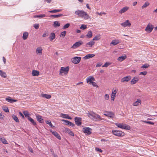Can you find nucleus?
Here are the masks:
<instances>
[{
  "instance_id": "nucleus-1",
  "label": "nucleus",
  "mask_w": 157,
  "mask_h": 157,
  "mask_svg": "<svg viewBox=\"0 0 157 157\" xmlns=\"http://www.w3.org/2000/svg\"><path fill=\"white\" fill-rule=\"evenodd\" d=\"M86 114L93 121H101L104 120L99 115L92 111H90L87 113Z\"/></svg>"
},
{
  "instance_id": "nucleus-2",
  "label": "nucleus",
  "mask_w": 157,
  "mask_h": 157,
  "mask_svg": "<svg viewBox=\"0 0 157 157\" xmlns=\"http://www.w3.org/2000/svg\"><path fill=\"white\" fill-rule=\"evenodd\" d=\"M75 14L78 17L83 18L85 20L90 19V16L87 12L83 10H77L75 11Z\"/></svg>"
},
{
  "instance_id": "nucleus-3",
  "label": "nucleus",
  "mask_w": 157,
  "mask_h": 157,
  "mask_svg": "<svg viewBox=\"0 0 157 157\" xmlns=\"http://www.w3.org/2000/svg\"><path fill=\"white\" fill-rule=\"evenodd\" d=\"M69 70V67L68 66L61 67L59 69V75L63 76L67 75L68 72Z\"/></svg>"
},
{
  "instance_id": "nucleus-4",
  "label": "nucleus",
  "mask_w": 157,
  "mask_h": 157,
  "mask_svg": "<svg viewBox=\"0 0 157 157\" xmlns=\"http://www.w3.org/2000/svg\"><path fill=\"white\" fill-rule=\"evenodd\" d=\"M115 124L118 128L122 129L128 130H129L131 129V127L130 126L123 123H115Z\"/></svg>"
},
{
  "instance_id": "nucleus-5",
  "label": "nucleus",
  "mask_w": 157,
  "mask_h": 157,
  "mask_svg": "<svg viewBox=\"0 0 157 157\" xmlns=\"http://www.w3.org/2000/svg\"><path fill=\"white\" fill-rule=\"evenodd\" d=\"M112 133L113 134L118 136H123L125 135L124 132L121 131H119L116 130H113L112 131Z\"/></svg>"
},
{
  "instance_id": "nucleus-6",
  "label": "nucleus",
  "mask_w": 157,
  "mask_h": 157,
  "mask_svg": "<svg viewBox=\"0 0 157 157\" xmlns=\"http://www.w3.org/2000/svg\"><path fill=\"white\" fill-rule=\"evenodd\" d=\"M92 129L88 127H84L82 129L83 132L86 135H90L92 133Z\"/></svg>"
},
{
  "instance_id": "nucleus-7",
  "label": "nucleus",
  "mask_w": 157,
  "mask_h": 157,
  "mask_svg": "<svg viewBox=\"0 0 157 157\" xmlns=\"http://www.w3.org/2000/svg\"><path fill=\"white\" fill-rule=\"evenodd\" d=\"M154 28L153 26L150 23H149L145 28V31L148 33H151Z\"/></svg>"
},
{
  "instance_id": "nucleus-8",
  "label": "nucleus",
  "mask_w": 157,
  "mask_h": 157,
  "mask_svg": "<svg viewBox=\"0 0 157 157\" xmlns=\"http://www.w3.org/2000/svg\"><path fill=\"white\" fill-rule=\"evenodd\" d=\"M83 44V42L81 41L80 40L78 42H75L74 44L71 46V48L72 49H75L77 48L80 47Z\"/></svg>"
},
{
  "instance_id": "nucleus-9",
  "label": "nucleus",
  "mask_w": 157,
  "mask_h": 157,
  "mask_svg": "<svg viewBox=\"0 0 157 157\" xmlns=\"http://www.w3.org/2000/svg\"><path fill=\"white\" fill-rule=\"evenodd\" d=\"M131 23L128 20H126L124 22L121 24V25L123 27L125 28L126 27H130L131 26Z\"/></svg>"
},
{
  "instance_id": "nucleus-10",
  "label": "nucleus",
  "mask_w": 157,
  "mask_h": 157,
  "mask_svg": "<svg viewBox=\"0 0 157 157\" xmlns=\"http://www.w3.org/2000/svg\"><path fill=\"white\" fill-rule=\"evenodd\" d=\"M117 91V90L113 89L111 96V100L112 101H114L116 95Z\"/></svg>"
},
{
  "instance_id": "nucleus-11",
  "label": "nucleus",
  "mask_w": 157,
  "mask_h": 157,
  "mask_svg": "<svg viewBox=\"0 0 157 157\" xmlns=\"http://www.w3.org/2000/svg\"><path fill=\"white\" fill-rule=\"evenodd\" d=\"M104 115L107 117L113 118L115 117L114 113L111 111H105L104 112Z\"/></svg>"
},
{
  "instance_id": "nucleus-12",
  "label": "nucleus",
  "mask_w": 157,
  "mask_h": 157,
  "mask_svg": "<svg viewBox=\"0 0 157 157\" xmlns=\"http://www.w3.org/2000/svg\"><path fill=\"white\" fill-rule=\"evenodd\" d=\"M81 59L80 57H75L71 59V61L74 63L77 64L80 62Z\"/></svg>"
},
{
  "instance_id": "nucleus-13",
  "label": "nucleus",
  "mask_w": 157,
  "mask_h": 157,
  "mask_svg": "<svg viewBox=\"0 0 157 157\" xmlns=\"http://www.w3.org/2000/svg\"><path fill=\"white\" fill-rule=\"evenodd\" d=\"M95 80V78L92 76H89L86 79V81L88 84L91 85Z\"/></svg>"
},
{
  "instance_id": "nucleus-14",
  "label": "nucleus",
  "mask_w": 157,
  "mask_h": 157,
  "mask_svg": "<svg viewBox=\"0 0 157 157\" xmlns=\"http://www.w3.org/2000/svg\"><path fill=\"white\" fill-rule=\"evenodd\" d=\"M75 124L78 126H80L82 124V118L79 117H76L75 118Z\"/></svg>"
},
{
  "instance_id": "nucleus-15",
  "label": "nucleus",
  "mask_w": 157,
  "mask_h": 157,
  "mask_svg": "<svg viewBox=\"0 0 157 157\" xmlns=\"http://www.w3.org/2000/svg\"><path fill=\"white\" fill-rule=\"evenodd\" d=\"M43 49L41 47H37L36 50V54L39 55H41L42 54Z\"/></svg>"
},
{
  "instance_id": "nucleus-16",
  "label": "nucleus",
  "mask_w": 157,
  "mask_h": 157,
  "mask_svg": "<svg viewBox=\"0 0 157 157\" xmlns=\"http://www.w3.org/2000/svg\"><path fill=\"white\" fill-rule=\"evenodd\" d=\"M139 80V78L138 76H135L134 77L131 81V84H136Z\"/></svg>"
},
{
  "instance_id": "nucleus-17",
  "label": "nucleus",
  "mask_w": 157,
  "mask_h": 157,
  "mask_svg": "<svg viewBox=\"0 0 157 157\" xmlns=\"http://www.w3.org/2000/svg\"><path fill=\"white\" fill-rule=\"evenodd\" d=\"M131 79L130 76H125L121 79V82H127L129 81Z\"/></svg>"
},
{
  "instance_id": "nucleus-18",
  "label": "nucleus",
  "mask_w": 157,
  "mask_h": 157,
  "mask_svg": "<svg viewBox=\"0 0 157 157\" xmlns=\"http://www.w3.org/2000/svg\"><path fill=\"white\" fill-rule=\"evenodd\" d=\"M141 100L139 98L137 99L136 101L134 102L132 104V105L134 106H137L141 105Z\"/></svg>"
},
{
  "instance_id": "nucleus-19",
  "label": "nucleus",
  "mask_w": 157,
  "mask_h": 157,
  "mask_svg": "<svg viewBox=\"0 0 157 157\" xmlns=\"http://www.w3.org/2000/svg\"><path fill=\"white\" fill-rule=\"evenodd\" d=\"M95 42L93 40L90 41L86 44V47H91L94 45Z\"/></svg>"
},
{
  "instance_id": "nucleus-20",
  "label": "nucleus",
  "mask_w": 157,
  "mask_h": 157,
  "mask_svg": "<svg viewBox=\"0 0 157 157\" xmlns=\"http://www.w3.org/2000/svg\"><path fill=\"white\" fill-rule=\"evenodd\" d=\"M50 131L52 133L53 135H54L59 140H60L61 139L60 136L57 132L55 131H52V130H50Z\"/></svg>"
},
{
  "instance_id": "nucleus-21",
  "label": "nucleus",
  "mask_w": 157,
  "mask_h": 157,
  "mask_svg": "<svg viewBox=\"0 0 157 157\" xmlns=\"http://www.w3.org/2000/svg\"><path fill=\"white\" fill-rule=\"evenodd\" d=\"M40 97L43 98H45L47 99H49L51 98V96L50 94H42L40 95Z\"/></svg>"
},
{
  "instance_id": "nucleus-22",
  "label": "nucleus",
  "mask_w": 157,
  "mask_h": 157,
  "mask_svg": "<svg viewBox=\"0 0 157 157\" xmlns=\"http://www.w3.org/2000/svg\"><path fill=\"white\" fill-rule=\"evenodd\" d=\"M65 133H68L71 136H74V134L72 131L67 128H66L65 129Z\"/></svg>"
},
{
  "instance_id": "nucleus-23",
  "label": "nucleus",
  "mask_w": 157,
  "mask_h": 157,
  "mask_svg": "<svg viewBox=\"0 0 157 157\" xmlns=\"http://www.w3.org/2000/svg\"><path fill=\"white\" fill-rule=\"evenodd\" d=\"M60 117H62L63 118L68 119L71 120L72 118L70 117L68 114H65L63 113H61L60 115Z\"/></svg>"
},
{
  "instance_id": "nucleus-24",
  "label": "nucleus",
  "mask_w": 157,
  "mask_h": 157,
  "mask_svg": "<svg viewBox=\"0 0 157 157\" xmlns=\"http://www.w3.org/2000/svg\"><path fill=\"white\" fill-rule=\"evenodd\" d=\"M32 74L33 76H38L40 75V72L36 70H33L32 72Z\"/></svg>"
},
{
  "instance_id": "nucleus-25",
  "label": "nucleus",
  "mask_w": 157,
  "mask_h": 157,
  "mask_svg": "<svg viewBox=\"0 0 157 157\" xmlns=\"http://www.w3.org/2000/svg\"><path fill=\"white\" fill-rule=\"evenodd\" d=\"M95 56L94 54H88L85 56L83 57L84 59H87L90 58H92Z\"/></svg>"
},
{
  "instance_id": "nucleus-26",
  "label": "nucleus",
  "mask_w": 157,
  "mask_h": 157,
  "mask_svg": "<svg viewBox=\"0 0 157 157\" xmlns=\"http://www.w3.org/2000/svg\"><path fill=\"white\" fill-rule=\"evenodd\" d=\"M37 120L40 123H43L44 122L43 119L42 118V116L39 115H36Z\"/></svg>"
},
{
  "instance_id": "nucleus-27",
  "label": "nucleus",
  "mask_w": 157,
  "mask_h": 157,
  "mask_svg": "<svg viewBox=\"0 0 157 157\" xmlns=\"http://www.w3.org/2000/svg\"><path fill=\"white\" fill-rule=\"evenodd\" d=\"M5 99L6 101L11 103L16 102L17 101V100H16L11 99V98L10 97H8V98H6Z\"/></svg>"
},
{
  "instance_id": "nucleus-28",
  "label": "nucleus",
  "mask_w": 157,
  "mask_h": 157,
  "mask_svg": "<svg viewBox=\"0 0 157 157\" xmlns=\"http://www.w3.org/2000/svg\"><path fill=\"white\" fill-rule=\"evenodd\" d=\"M129 9V7H125L122 8L120 11H119V13L120 14H122L126 11H127Z\"/></svg>"
},
{
  "instance_id": "nucleus-29",
  "label": "nucleus",
  "mask_w": 157,
  "mask_h": 157,
  "mask_svg": "<svg viewBox=\"0 0 157 157\" xmlns=\"http://www.w3.org/2000/svg\"><path fill=\"white\" fill-rule=\"evenodd\" d=\"M120 40L118 39L113 40L110 43V44L115 45L118 44L120 43Z\"/></svg>"
},
{
  "instance_id": "nucleus-30",
  "label": "nucleus",
  "mask_w": 157,
  "mask_h": 157,
  "mask_svg": "<svg viewBox=\"0 0 157 157\" xmlns=\"http://www.w3.org/2000/svg\"><path fill=\"white\" fill-rule=\"evenodd\" d=\"M56 37L55 34L54 33H51L50 36L49 40L50 41H52Z\"/></svg>"
},
{
  "instance_id": "nucleus-31",
  "label": "nucleus",
  "mask_w": 157,
  "mask_h": 157,
  "mask_svg": "<svg viewBox=\"0 0 157 157\" xmlns=\"http://www.w3.org/2000/svg\"><path fill=\"white\" fill-rule=\"evenodd\" d=\"M127 58V56L125 55H124V56H121L119 57L118 59V60L122 61L126 59Z\"/></svg>"
},
{
  "instance_id": "nucleus-32",
  "label": "nucleus",
  "mask_w": 157,
  "mask_h": 157,
  "mask_svg": "<svg viewBox=\"0 0 157 157\" xmlns=\"http://www.w3.org/2000/svg\"><path fill=\"white\" fill-rule=\"evenodd\" d=\"M60 26V22L58 21H55L54 22L53 24V26L55 27H59Z\"/></svg>"
},
{
  "instance_id": "nucleus-33",
  "label": "nucleus",
  "mask_w": 157,
  "mask_h": 157,
  "mask_svg": "<svg viewBox=\"0 0 157 157\" xmlns=\"http://www.w3.org/2000/svg\"><path fill=\"white\" fill-rule=\"evenodd\" d=\"M0 75L3 78H6L7 77V75L6 72L0 70Z\"/></svg>"
},
{
  "instance_id": "nucleus-34",
  "label": "nucleus",
  "mask_w": 157,
  "mask_h": 157,
  "mask_svg": "<svg viewBox=\"0 0 157 157\" xmlns=\"http://www.w3.org/2000/svg\"><path fill=\"white\" fill-rule=\"evenodd\" d=\"M23 113L25 116V117H27L28 119L29 117H30V116L31 115L29 113L28 111H23Z\"/></svg>"
},
{
  "instance_id": "nucleus-35",
  "label": "nucleus",
  "mask_w": 157,
  "mask_h": 157,
  "mask_svg": "<svg viewBox=\"0 0 157 157\" xmlns=\"http://www.w3.org/2000/svg\"><path fill=\"white\" fill-rule=\"evenodd\" d=\"M29 35L28 33L27 32H24L23 33L22 38L24 40H25L27 39Z\"/></svg>"
},
{
  "instance_id": "nucleus-36",
  "label": "nucleus",
  "mask_w": 157,
  "mask_h": 157,
  "mask_svg": "<svg viewBox=\"0 0 157 157\" xmlns=\"http://www.w3.org/2000/svg\"><path fill=\"white\" fill-rule=\"evenodd\" d=\"M0 140L4 144H8L7 141L4 138H0Z\"/></svg>"
},
{
  "instance_id": "nucleus-37",
  "label": "nucleus",
  "mask_w": 157,
  "mask_h": 157,
  "mask_svg": "<svg viewBox=\"0 0 157 157\" xmlns=\"http://www.w3.org/2000/svg\"><path fill=\"white\" fill-rule=\"evenodd\" d=\"M93 35L91 31H89L86 35V36L89 38H91Z\"/></svg>"
},
{
  "instance_id": "nucleus-38",
  "label": "nucleus",
  "mask_w": 157,
  "mask_h": 157,
  "mask_svg": "<svg viewBox=\"0 0 157 157\" xmlns=\"http://www.w3.org/2000/svg\"><path fill=\"white\" fill-rule=\"evenodd\" d=\"M28 119L33 125H36V123L35 122L33 119L31 118V117H29Z\"/></svg>"
},
{
  "instance_id": "nucleus-39",
  "label": "nucleus",
  "mask_w": 157,
  "mask_h": 157,
  "mask_svg": "<svg viewBox=\"0 0 157 157\" xmlns=\"http://www.w3.org/2000/svg\"><path fill=\"white\" fill-rule=\"evenodd\" d=\"M12 117L14 120L17 122H19V119L17 117L14 115H13L12 116Z\"/></svg>"
},
{
  "instance_id": "nucleus-40",
  "label": "nucleus",
  "mask_w": 157,
  "mask_h": 157,
  "mask_svg": "<svg viewBox=\"0 0 157 157\" xmlns=\"http://www.w3.org/2000/svg\"><path fill=\"white\" fill-rule=\"evenodd\" d=\"M149 3L148 2H146L143 5V6H142V9H143L147 7L149 5Z\"/></svg>"
},
{
  "instance_id": "nucleus-41",
  "label": "nucleus",
  "mask_w": 157,
  "mask_h": 157,
  "mask_svg": "<svg viewBox=\"0 0 157 157\" xmlns=\"http://www.w3.org/2000/svg\"><path fill=\"white\" fill-rule=\"evenodd\" d=\"M61 10H53L50 11H49V12L51 13H56L57 12H60L61 11Z\"/></svg>"
},
{
  "instance_id": "nucleus-42",
  "label": "nucleus",
  "mask_w": 157,
  "mask_h": 157,
  "mask_svg": "<svg viewBox=\"0 0 157 157\" xmlns=\"http://www.w3.org/2000/svg\"><path fill=\"white\" fill-rule=\"evenodd\" d=\"M63 16V14H60L58 15H51L50 16V17H53L54 18H57L60 17H61Z\"/></svg>"
},
{
  "instance_id": "nucleus-43",
  "label": "nucleus",
  "mask_w": 157,
  "mask_h": 157,
  "mask_svg": "<svg viewBox=\"0 0 157 157\" xmlns=\"http://www.w3.org/2000/svg\"><path fill=\"white\" fill-rule=\"evenodd\" d=\"M101 39L100 36H95L93 39V40H98Z\"/></svg>"
},
{
  "instance_id": "nucleus-44",
  "label": "nucleus",
  "mask_w": 157,
  "mask_h": 157,
  "mask_svg": "<svg viewBox=\"0 0 157 157\" xmlns=\"http://www.w3.org/2000/svg\"><path fill=\"white\" fill-rule=\"evenodd\" d=\"M66 32L65 31L62 32L60 34V36L62 37H64L66 35Z\"/></svg>"
},
{
  "instance_id": "nucleus-45",
  "label": "nucleus",
  "mask_w": 157,
  "mask_h": 157,
  "mask_svg": "<svg viewBox=\"0 0 157 157\" xmlns=\"http://www.w3.org/2000/svg\"><path fill=\"white\" fill-rule=\"evenodd\" d=\"M109 94H105L104 96V99L105 101H108L109 100Z\"/></svg>"
},
{
  "instance_id": "nucleus-46",
  "label": "nucleus",
  "mask_w": 157,
  "mask_h": 157,
  "mask_svg": "<svg viewBox=\"0 0 157 157\" xmlns=\"http://www.w3.org/2000/svg\"><path fill=\"white\" fill-rule=\"evenodd\" d=\"M70 26V24L69 23H67L66 25H64L63 27V29H67Z\"/></svg>"
},
{
  "instance_id": "nucleus-47",
  "label": "nucleus",
  "mask_w": 157,
  "mask_h": 157,
  "mask_svg": "<svg viewBox=\"0 0 157 157\" xmlns=\"http://www.w3.org/2000/svg\"><path fill=\"white\" fill-rule=\"evenodd\" d=\"M149 66V65L147 63L144 64L141 67L143 68H147Z\"/></svg>"
},
{
  "instance_id": "nucleus-48",
  "label": "nucleus",
  "mask_w": 157,
  "mask_h": 157,
  "mask_svg": "<svg viewBox=\"0 0 157 157\" xmlns=\"http://www.w3.org/2000/svg\"><path fill=\"white\" fill-rule=\"evenodd\" d=\"M46 124H48L51 127H54L50 121H46Z\"/></svg>"
},
{
  "instance_id": "nucleus-49",
  "label": "nucleus",
  "mask_w": 157,
  "mask_h": 157,
  "mask_svg": "<svg viewBox=\"0 0 157 157\" xmlns=\"http://www.w3.org/2000/svg\"><path fill=\"white\" fill-rule=\"evenodd\" d=\"M3 110L6 112L8 113L9 112V109L7 107H4L2 108Z\"/></svg>"
},
{
  "instance_id": "nucleus-50",
  "label": "nucleus",
  "mask_w": 157,
  "mask_h": 157,
  "mask_svg": "<svg viewBox=\"0 0 157 157\" xmlns=\"http://www.w3.org/2000/svg\"><path fill=\"white\" fill-rule=\"evenodd\" d=\"M111 64V63L109 62L105 63L104 65L102 66L103 67H107L108 66Z\"/></svg>"
},
{
  "instance_id": "nucleus-51",
  "label": "nucleus",
  "mask_w": 157,
  "mask_h": 157,
  "mask_svg": "<svg viewBox=\"0 0 157 157\" xmlns=\"http://www.w3.org/2000/svg\"><path fill=\"white\" fill-rule=\"evenodd\" d=\"M87 28V26L86 25H82L80 27V29H85Z\"/></svg>"
},
{
  "instance_id": "nucleus-52",
  "label": "nucleus",
  "mask_w": 157,
  "mask_h": 157,
  "mask_svg": "<svg viewBox=\"0 0 157 157\" xmlns=\"http://www.w3.org/2000/svg\"><path fill=\"white\" fill-rule=\"evenodd\" d=\"M147 72L146 71H144L142 72H140V73L139 75H147Z\"/></svg>"
},
{
  "instance_id": "nucleus-53",
  "label": "nucleus",
  "mask_w": 157,
  "mask_h": 157,
  "mask_svg": "<svg viewBox=\"0 0 157 157\" xmlns=\"http://www.w3.org/2000/svg\"><path fill=\"white\" fill-rule=\"evenodd\" d=\"M61 121L64 122L65 123V124L66 125H69V123L68 122H69V121L65 120H61Z\"/></svg>"
},
{
  "instance_id": "nucleus-54",
  "label": "nucleus",
  "mask_w": 157,
  "mask_h": 157,
  "mask_svg": "<svg viewBox=\"0 0 157 157\" xmlns=\"http://www.w3.org/2000/svg\"><path fill=\"white\" fill-rule=\"evenodd\" d=\"M61 121L64 122L65 123V124L66 125H69V123L68 122H69V121L65 120H61Z\"/></svg>"
},
{
  "instance_id": "nucleus-55",
  "label": "nucleus",
  "mask_w": 157,
  "mask_h": 157,
  "mask_svg": "<svg viewBox=\"0 0 157 157\" xmlns=\"http://www.w3.org/2000/svg\"><path fill=\"white\" fill-rule=\"evenodd\" d=\"M91 85H92L93 86L96 88H98V85L95 82H94V81L92 82Z\"/></svg>"
},
{
  "instance_id": "nucleus-56",
  "label": "nucleus",
  "mask_w": 157,
  "mask_h": 157,
  "mask_svg": "<svg viewBox=\"0 0 157 157\" xmlns=\"http://www.w3.org/2000/svg\"><path fill=\"white\" fill-rule=\"evenodd\" d=\"M33 27L36 29H38L39 28V24H35L34 25Z\"/></svg>"
},
{
  "instance_id": "nucleus-57",
  "label": "nucleus",
  "mask_w": 157,
  "mask_h": 157,
  "mask_svg": "<svg viewBox=\"0 0 157 157\" xmlns=\"http://www.w3.org/2000/svg\"><path fill=\"white\" fill-rule=\"evenodd\" d=\"M144 122L146 123L149 124H152V125H153L154 124V123L152 122L151 121H144Z\"/></svg>"
},
{
  "instance_id": "nucleus-58",
  "label": "nucleus",
  "mask_w": 157,
  "mask_h": 157,
  "mask_svg": "<svg viewBox=\"0 0 157 157\" xmlns=\"http://www.w3.org/2000/svg\"><path fill=\"white\" fill-rule=\"evenodd\" d=\"M39 17L43 18L46 17V15L45 14H42L38 15Z\"/></svg>"
},
{
  "instance_id": "nucleus-59",
  "label": "nucleus",
  "mask_w": 157,
  "mask_h": 157,
  "mask_svg": "<svg viewBox=\"0 0 157 157\" xmlns=\"http://www.w3.org/2000/svg\"><path fill=\"white\" fill-rule=\"evenodd\" d=\"M102 65V63H98L96 65V67H100Z\"/></svg>"
},
{
  "instance_id": "nucleus-60",
  "label": "nucleus",
  "mask_w": 157,
  "mask_h": 157,
  "mask_svg": "<svg viewBox=\"0 0 157 157\" xmlns=\"http://www.w3.org/2000/svg\"><path fill=\"white\" fill-rule=\"evenodd\" d=\"M68 122L69 123V125L72 127L75 126V124L74 123H73L71 122L70 121Z\"/></svg>"
},
{
  "instance_id": "nucleus-61",
  "label": "nucleus",
  "mask_w": 157,
  "mask_h": 157,
  "mask_svg": "<svg viewBox=\"0 0 157 157\" xmlns=\"http://www.w3.org/2000/svg\"><path fill=\"white\" fill-rule=\"evenodd\" d=\"M95 150L96 151H99L101 153L102 152V151L101 150V149L100 148H99L97 147H96V148H95Z\"/></svg>"
},
{
  "instance_id": "nucleus-62",
  "label": "nucleus",
  "mask_w": 157,
  "mask_h": 157,
  "mask_svg": "<svg viewBox=\"0 0 157 157\" xmlns=\"http://www.w3.org/2000/svg\"><path fill=\"white\" fill-rule=\"evenodd\" d=\"M19 114L22 117V118L24 119L25 118L24 115L21 112H19Z\"/></svg>"
},
{
  "instance_id": "nucleus-63",
  "label": "nucleus",
  "mask_w": 157,
  "mask_h": 157,
  "mask_svg": "<svg viewBox=\"0 0 157 157\" xmlns=\"http://www.w3.org/2000/svg\"><path fill=\"white\" fill-rule=\"evenodd\" d=\"M2 59H3V61L4 63L5 64L6 63V58H5L4 57H3Z\"/></svg>"
},
{
  "instance_id": "nucleus-64",
  "label": "nucleus",
  "mask_w": 157,
  "mask_h": 157,
  "mask_svg": "<svg viewBox=\"0 0 157 157\" xmlns=\"http://www.w3.org/2000/svg\"><path fill=\"white\" fill-rule=\"evenodd\" d=\"M86 6L87 7V8L89 10H90L91 9L90 8V6H89V4H86Z\"/></svg>"
}]
</instances>
